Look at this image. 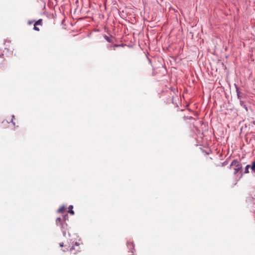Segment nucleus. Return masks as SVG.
Listing matches in <instances>:
<instances>
[{
	"instance_id": "f257e3e1",
	"label": "nucleus",
	"mask_w": 255,
	"mask_h": 255,
	"mask_svg": "<svg viewBox=\"0 0 255 255\" xmlns=\"http://www.w3.org/2000/svg\"><path fill=\"white\" fill-rule=\"evenodd\" d=\"M242 168L241 164L237 160H234L230 165V168L233 170V173L237 174L241 170Z\"/></svg>"
},
{
	"instance_id": "f03ea898",
	"label": "nucleus",
	"mask_w": 255,
	"mask_h": 255,
	"mask_svg": "<svg viewBox=\"0 0 255 255\" xmlns=\"http://www.w3.org/2000/svg\"><path fill=\"white\" fill-rule=\"evenodd\" d=\"M249 169H251V172L252 174H255V160L253 161L250 165H247L245 167L244 171L245 174L249 173L250 172Z\"/></svg>"
},
{
	"instance_id": "7ed1b4c3",
	"label": "nucleus",
	"mask_w": 255,
	"mask_h": 255,
	"mask_svg": "<svg viewBox=\"0 0 255 255\" xmlns=\"http://www.w3.org/2000/svg\"><path fill=\"white\" fill-rule=\"evenodd\" d=\"M41 23H42V20L41 19H40V20H38V21H37L36 22V23H35V24L41 25Z\"/></svg>"
},
{
	"instance_id": "20e7f679",
	"label": "nucleus",
	"mask_w": 255,
	"mask_h": 255,
	"mask_svg": "<svg viewBox=\"0 0 255 255\" xmlns=\"http://www.w3.org/2000/svg\"><path fill=\"white\" fill-rule=\"evenodd\" d=\"M36 25H37L36 24H34V30H36V31H39V28H38V27H37L36 26Z\"/></svg>"
},
{
	"instance_id": "39448f33",
	"label": "nucleus",
	"mask_w": 255,
	"mask_h": 255,
	"mask_svg": "<svg viewBox=\"0 0 255 255\" xmlns=\"http://www.w3.org/2000/svg\"><path fill=\"white\" fill-rule=\"evenodd\" d=\"M105 39H106L108 42H110V38H109L108 36H105Z\"/></svg>"
}]
</instances>
